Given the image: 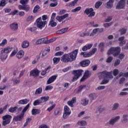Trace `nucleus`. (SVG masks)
I'll return each mask as SVG.
<instances>
[{"instance_id": "58", "label": "nucleus", "mask_w": 128, "mask_h": 128, "mask_svg": "<svg viewBox=\"0 0 128 128\" xmlns=\"http://www.w3.org/2000/svg\"><path fill=\"white\" fill-rule=\"evenodd\" d=\"M64 52H58L55 54L56 56H62Z\"/></svg>"}, {"instance_id": "22", "label": "nucleus", "mask_w": 128, "mask_h": 128, "mask_svg": "<svg viewBox=\"0 0 128 128\" xmlns=\"http://www.w3.org/2000/svg\"><path fill=\"white\" fill-rule=\"evenodd\" d=\"M118 42H120L119 46H122L126 44V40H124V36H121L118 39Z\"/></svg>"}, {"instance_id": "24", "label": "nucleus", "mask_w": 128, "mask_h": 128, "mask_svg": "<svg viewBox=\"0 0 128 128\" xmlns=\"http://www.w3.org/2000/svg\"><path fill=\"white\" fill-rule=\"evenodd\" d=\"M78 2V0H74L70 3L67 4L66 5V6H68V8H72V6H74Z\"/></svg>"}, {"instance_id": "15", "label": "nucleus", "mask_w": 128, "mask_h": 128, "mask_svg": "<svg viewBox=\"0 0 128 128\" xmlns=\"http://www.w3.org/2000/svg\"><path fill=\"white\" fill-rule=\"evenodd\" d=\"M56 78H58V75H54L50 77L47 80L46 84H52V82L56 80Z\"/></svg>"}, {"instance_id": "47", "label": "nucleus", "mask_w": 128, "mask_h": 128, "mask_svg": "<svg viewBox=\"0 0 128 128\" xmlns=\"http://www.w3.org/2000/svg\"><path fill=\"white\" fill-rule=\"evenodd\" d=\"M82 10V7L81 6H78L76 7V8L72 10H71L72 12H80Z\"/></svg>"}, {"instance_id": "55", "label": "nucleus", "mask_w": 128, "mask_h": 128, "mask_svg": "<svg viewBox=\"0 0 128 128\" xmlns=\"http://www.w3.org/2000/svg\"><path fill=\"white\" fill-rule=\"evenodd\" d=\"M84 88H86V86H79L78 89L77 91V94L80 92H82V90H84Z\"/></svg>"}, {"instance_id": "46", "label": "nucleus", "mask_w": 128, "mask_h": 128, "mask_svg": "<svg viewBox=\"0 0 128 128\" xmlns=\"http://www.w3.org/2000/svg\"><path fill=\"white\" fill-rule=\"evenodd\" d=\"M102 2L100 1H98V2H96V3L95 4L96 8H99L100 6H102Z\"/></svg>"}, {"instance_id": "63", "label": "nucleus", "mask_w": 128, "mask_h": 128, "mask_svg": "<svg viewBox=\"0 0 128 128\" xmlns=\"http://www.w3.org/2000/svg\"><path fill=\"white\" fill-rule=\"evenodd\" d=\"M6 4V0H2L0 2V6H4Z\"/></svg>"}, {"instance_id": "62", "label": "nucleus", "mask_w": 128, "mask_h": 128, "mask_svg": "<svg viewBox=\"0 0 128 128\" xmlns=\"http://www.w3.org/2000/svg\"><path fill=\"white\" fill-rule=\"evenodd\" d=\"M54 88V87L52 86H46L45 88V90H52Z\"/></svg>"}, {"instance_id": "25", "label": "nucleus", "mask_w": 128, "mask_h": 128, "mask_svg": "<svg viewBox=\"0 0 128 128\" xmlns=\"http://www.w3.org/2000/svg\"><path fill=\"white\" fill-rule=\"evenodd\" d=\"M12 50V48L8 46L2 50V52H5L8 54L10 53Z\"/></svg>"}, {"instance_id": "43", "label": "nucleus", "mask_w": 128, "mask_h": 128, "mask_svg": "<svg viewBox=\"0 0 128 128\" xmlns=\"http://www.w3.org/2000/svg\"><path fill=\"white\" fill-rule=\"evenodd\" d=\"M98 28L93 30L92 32L90 33V36H94V35L98 32Z\"/></svg>"}, {"instance_id": "28", "label": "nucleus", "mask_w": 128, "mask_h": 128, "mask_svg": "<svg viewBox=\"0 0 128 128\" xmlns=\"http://www.w3.org/2000/svg\"><path fill=\"white\" fill-rule=\"evenodd\" d=\"M56 24H57L56 22L54 21V20L50 19V21L48 24V26H51L52 28H54L56 26Z\"/></svg>"}, {"instance_id": "37", "label": "nucleus", "mask_w": 128, "mask_h": 128, "mask_svg": "<svg viewBox=\"0 0 128 128\" xmlns=\"http://www.w3.org/2000/svg\"><path fill=\"white\" fill-rule=\"evenodd\" d=\"M12 80L14 84H20V80L18 77L16 78H13Z\"/></svg>"}, {"instance_id": "31", "label": "nucleus", "mask_w": 128, "mask_h": 128, "mask_svg": "<svg viewBox=\"0 0 128 128\" xmlns=\"http://www.w3.org/2000/svg\"><path fill=\"white\" fill-rule=\"evenodd\" d=\"M22 48H26L28 46H30V42L28 40L24 41L22 43Z\"/></svg>"}, {"instance_id": "12", "label": "nucleus", "mask_w": 128, "mask_h": 128, "mask_svg": "<svg viewBox=\"0 0 128 128\" xmlns=\"http://www.w3.org/2000/svg\"><path fill=\"white\" fill-rule=\"evenodd\" d=\"M120 118V116H116L110 120L108 122L109 124H110L111 126H114L116 122Z\"/></svg>"}, {"instance_id": "32", "label": "nucleus", "mask_w": 128, "mask_h": 128, "mask_svg": "<svg viewBox=\"0 0 128 128\" xmlns=\"http://www.w3.org/2000/svg\"><path fill=\"white\" fill-rule=\"evenodd\" d=\"M90 102V100H88V99L85 98L84 99H82L81 100V104L82 106H88V102Z\"/></svg>"}, {"instance_id": "18", "label": "nucleus", "mask_w": 128, "mask_h": 128, "mask_svg": "<svg viewBox=\"0 0 128 128\" xmlns=\"http://www.w3.org/2000/svg\"><path fill=\"white\" fill-rule=\"evenodd\" d=\"M76 102V98L74 97L73 98H72L71 100L68 101L67 104L68 106H69L71 108H74V104Z\"/></svg>"}, {"instance_id": "48", "label": "nucleus", "mask_w": 128, "mask_h": 128, "mask_svg": "<svg viewBox=\"0 0 128 128\" xmlns=\"http://www.w3.org/2000/svg\"><path fill=\"white\" fill-rule=\"evenodd\" d=\"M48 38H41V40L42 42V44H48Z\"/></svg>"}, {"instance_id": "27", "label": "nucleus", "mask_w": 128, "mask_h": 128, "mask_svg": "<svg viewBox=\"0 0 128 128\" xmlns=\"http://www.w3.org/2000/svg\"><path fill=\"white\" fill-rule=\"evenodd\" d=\"M92 47V44H87L83 46L82 48V50H83V52H86V50H90Z\"/></svg>"}, {"instance_id": "2", "label": "nucleus", "mask_w": 128, "mask_h": 128, "mask_svg": "<svg viewBox=\"0 0 128 128\" xmlns=\"http://www.w3.org/2000/svg\"><path fill=\"white\" fill-rule=\"evenodd\" d=\"M98 78L100 80L104 78L100 84H106L110 82V79L108 78H114V76H112V71L108 72L105 70L100 72L98 74Z\"/></svg>"}, {"instance_id": "21", "label": "nucleus", "mask_w": 128, "mask_h": 128, "mask_svg": "<svg viewBox=\"0 0 128 128\" xmlns=\"http://www.w3.org/2000/svg\"><path fill=\"white\" fill-rule=\"evenodd\" d=\"M24 118V116L22 114H20L18 116H14L13 118L14 122H22Z\"/></svg>"}, {"instance_id": "20", "label": "nucleus", "mask_w": 128, "mask_h": 128, "mask_svg": "<svg viewBox=\"0 0 128 128\" xmlns=\"http://www.w3.org/2000/svg\"><path fill=\"white\" fill-rule=\"evenodd\" d=\"M90 64V60H84L80 62V65L81 66L84 68L86 66H88Z\"/></svg>"}, {"instance_id": "39", "label": "nucleus", "mask_w": 128, "mask_h": 128, "mask_svg": "<svg viewBox=\"0 0 128 128\" xmlns=\"http://www.w3.org/2000/svg\"><path fill=\"white\" fill-rule=\"evenodd\" d=\"M42 92V88L40 87L36 90L35 94H40Z\"/></svg>"}, {"instance_id": "42", "label": "nucleus", "mask_w": 128, "mask_h": 128, "mask_svg": "<svg viewBox=\"0 0 128 128\" xmlns=\"http://www.w3.org/2000/svg\"><path fill=\"white\" fill-rule=\"evenodd\" d=\"M89 98L90 100H96V98H97L96 94L94 93L91 94L89 95Z\"/></svg>"}, {"instance_id": "45", "label": "nucleus", "mask_w": 128, "mask_h": 128, "mask_svg": "<svg viewBox=\"0 0 128 128\" xmlns=\"http://www.w3.org/2000/svg\"><path fill=\"white\" fill-rule=\"evenodd\" d=\"M8 44V40L4 39L2 40V42L0 44V46H4Z\"/></svg>"}, {"instance_id": "44", "label": "nucleus", "mask_w": 128, "mask_h": 128, "mask_svg": "<svg viewBox=\"0 0 128 128\" xmlns=\"http://www.w3.org/2000/svg\"><path fill=\"white\" fill-rule=\"evenodd\" d=\"M118 106H120V104L118 103H114L113 104L112 110H116L118 108Z\"/></svg>"}, {"instance_id": "29", "label": "nucleus", "mask_w": 128, "mask_h": 128, "mask_svg": "<svg viewBox=\"0 0 128 128\" xmlns=\"http://www.w3.org/2000/svg\"><path fill=\"white\" fill-rule=\"evenodd\" d=\"M32 116L40 114V110L37 108H33L32 110Z\"/></svg>"}, {"instance_id": "30", "label": "nucleus", "mask_w": 128, "mask_h": 128, "mask_svg": "<svg viewBox=\"0 0 128 128\" xmlns=\"http://www.w3.org/2000/svg\"><path fill=\"white\" fill-rule=\"evenodd\" d=\"M68 30V28H66L61 29L57 31L56 34H64V32H66Z\"/></svg>"}, {"instance_id": "33", "label": "nucleus", "mask_w": 128, "mask_h": 128, "mask_svg": "<svg viewBox=\"0 0 128 128\" xmlns=\"http://www.w3.org/2000/svg\"><path fill=\"white\" fill-rule=\"evenodd\" d=\"M30 102V100H28V99H23L19 100L18 102V104H26L28 102Z\"/></svg>"}, {"instance_id": "9", "label": "nucleus", "mask_w": 128, "mask_h": 128, "mask_svg": "<svg viewBox=\"0 0 128 128\" xmlns=\"http://www.w3.org/2000/svg\"><path fill=\"white\" fill-rule=\"evenodd\" d=\"M126 0H120L116 6V10H122L126 6Z\"/></svg>"}, {"instance_id": "7", "label": "nucleus", "mask_w": 128, "mask_h": 128, "mask_svg": "<svg viewBox=\"0 0 128 128\" xmlns=\"http://www.w3.org/2000/svg\"><path fill=\"white\" fill-rule=\"evenodd\" d=\"M84 12L88 16V18H92V16H94L96 15V12H94V9L92 8H86Z\"/></svg>"}, {"instance_id": "17", "label": "nucleus", "mask_w": 128, "mask_h": 128, "mask_svg": "<svg viewBox=\"0 0 128 128\" xmlns=\"http://www.w3.org/2000/svg\"><path fill=\"white\" fill-rule=\"evenodd\" d=\"M40 74V71H38L37 69H34L30 71V76H32L34 78H36V76H38V74Z\"/></svg>"}, {"instance_id": "1", "label": "nucleus", "mask_w": 128, "mask_h": 128, "mask_svg": "<svg viewBox=\"0 0 128 128\" xmlns=\"http://www.w3.org/2000/svg\"><path fill=\"white\" fill-rule=\"evenodd\" d=\"M78 54V50L76 49L73 52L65 54L61 57V62L64 64H68V62H72L76 60V56Z\"/></svg>"}, {"instance_id": "19", "label": "nucleus", "mask_w": 128, "mask_h": 128, "mask_svg": "<svg viewBox=\"0 0 128 128\" xmlns=\"http://www.w3.org/2000/svg\"><path fill=\"white\" fill-rule=\"evenodd\" d=\"M26 22L28 24H32V22H34V16L32 15L28 16L26 19Z\"/></svg>"}, {"instance_id": "3", "label": "nucleus", "mask_w": 128, "mask_h": 128, "mask_svg": "<svg viewBox=\"0 0 128 128\" xmlns=\"http://www.w3.org/2000/svg\"><path fill=\"white\" fill-rule=\"evenodd\" d=\"M120 53V48L112 47L108 51V54H113L114 56H118Z\"/></svg>"}, {"instance_id": "16", "label": "nucleus", "mask_w": 128, "mask_h": 128, "mask_svg": "<svg viewBox=\"0 0 128 128\" xmlns=\"http://www.w3.org/2000/svg\"><path fill=\"white\" fill-rule=\"evenodd\" d=\"M8 55L4 52H2V50L0 51V58L2 62H4V60H6V58H8Z\"/></svg>"}, {"instance_id": "36", "label": "nucleus", "mask_w": 128, "mask_h": 128, "mask_svg": "<svg viewBox=\"0 0 128 128\" xmlns=\"http://www.w3.org/2000/svg\"><path fill=\"white\" fill-rule=\"evenodd\" d=\"M128 114L123 115L122 119V124H126V122H128Z\"/></svg>"}, {"instance_id": "8", "label": "nucleus", "mask_w": 128, "mask_h": 128, "mask_svg": "<svg viewBox=\"0 0 128 128\" xmlns=\"http://www.w3.org/2000/svg\"><path fill=\"white\" fill-rule=\"evenodd\" d=\"M72 114V111H70V109L67 106H64V112L63 114L64 118H66L68 117L69 116Z\"/></svg>"}, {"instance_id": "13", "label": "nucleus", "mask_w": 128, "mask_h": 128, "mask_svg": "<svg viewBox=\"0 0 128 128\" xmlns=\"http://www.w3.org/2000/svg\"><path fill=\"white\" fill-rule=\"evenodd\" d=\"M90 32H92V29L87 30L86 29V31L80 34V36L82 38H84V36H90Z\"/></svg>"}, {"instance_id": "40", "label": "nucleus", "mask_w": 128, "mask_h": 128, "mask_svg": "<svg viewBox=\"0 0 128 128\" xmlns=\"http://www.w3.org/2000/svg\"><path fill=\"white\" fill-rule=\"evenodd\" d=\"M120 76H125V78H128V72L122 73V72H120L119 74V76H118L116 78V79L118 80Z\"/></svg>"}, {"instance_id": "49", "label": "nucleus", "mask_w": 128, "mask_h": 128, "mask_svg": "<svg viewBox=\"0 0 128 128\" xmlns=\"http://www.w3.org/2000/svg\"><path fill=\"white\" fill-rule=\"evenodd\" d=\"M37 30V28L36 26H33V27H30L28 28V30H30L32 32H36V30Z\"/></svg>"}, {"instance_id": "34", "label": "nucleus", "mask_w": 128, "mask_h": 128, "mask_svg": "<svg viewBox=\"0 0 128 128\" xmlns=\"http://www.w3.org/2000/svg\"><path fill=\"white\" fill-rule=\"evenodd\" d=\"M80 55L83 56V58H90V56H92V55L90 53L87 52H82L80 53Z\"/></svg>"}, {"instance_id": "14", "label": "nucleus", "mask_w": 128, "mask_h": 128, "mask_svg": "<svg viewBox=\"0 0 128 128\" xmlns=\"http://www.w3.org/2000/svg\"><path fill=\"white\" fill-rule=\"evenodd\" d=\"M68 14H66L62 16H57L56 18V20H58L59 22H62L64 18H68Z\"/></svg>"}, {"instance_id": "51", "label": "nucleus", "mask_w": 128, "mask_h": 128, "mask_svg": "<svg viewBox=\"0 0 128 128\" xmlns=\"http://www.w3.org/2000/svg\"><path fill=\"white\" fill-rule=\"evenodd\" d=\"M99 48H100V52H104V42H100L99 44Z\"/></svg>"}, {"instance_id": "26", "label": "nucleus", "mask_w": 128, "mask_h": 128, "mask_svg": "<svg viewBox=\"0 0 128 128\" xmlns=\"http://www.w3.org/2000/svg\"><path fill=\"white\" fill-rule=\"evenodd\" d=\"M114 0H109L106 3L107 8H112L114 6Z\"/></svg>"}, {"instance_id": "54", "label": "nucleus", "mask_w": 128, "mask_h": 128, "mask_svg": "<svg viewBox=\"0 0 128 128\" xmlns=\"http://www.w3.org/2000/svg\"><path fill=\"white\" fill-rule=\"evenodd\" d=\"M28 0H20V4H22V6H26V4H28Z\"/></svg>"}, {"instance_id": "64", "label": "nucleus", "mask_w": 128, "mask_h": 128, "mask_svg": "<svg viewBox=\"0 0 128 128\" xmlns=\"http://www.w3.org/2000/svg\"><path fill=\"white\" fill-rule=\"evenodd\" d=\"M48 15H43L42 16V20L44 22H46V20H48Z\"/></svg>"}, {"instance_id": "4", "label": "nucleus", "mask_w": 128, "mask_h": 128, "mask_svg": "<svg viewBox=\"0 0 128 128\" xmlns=\"http://www.w3.org/2000/svg\"><path fill=\"white\" fill-rule=\"evenodd\" d=\"M36 24L40 30H42V28L46 26V24H48V21H42V17H40L36 20Z\"/></svg>"}, {"instance_id": "35", "label": "nucleus", "mask_w": 128, "mask_h": 128, "mask_svg": "<svg viewBox=\"0 0 128 128\" xmlns=\"http://www.w3.org/2000/svg\"><path fill=\"white\" fill-rule=\"evenodd\" d=\"M78 126H86V122L85 120H80L77 122Z\"/></svg>"}, {"instance_id": "52", "label": "nucleus", "mask_w": 128, "mask_h": 128, "mask_svg": "<svg viewBox=\"0 0 128 128\" xmlns=\"http://www.w3.org/2000/svg\"><path fill=\"white\" fill-rule=\"evenodd\" d=\"M40 10V6L36 5L33 10L34 14H36V12H38V10Z\"/></svg>"}, {"instance_id": "61", "label": "nucleus", "mask_w": 128, "mask_h": 128, "mask_svg": "<svg viewBox=\"0 0 128 128\" xmlns=\"http://www.w3.org/2000/svg\"><path fill=\"white\" fill-rule=\"evenodd\" d=\"M41 100H44V102H48V100L50 99V96H42L41 97Z\"/></svg>"}, {"instance_id": "59", "label": "nucleus", "mask_w": 128, "mask_h": 128, "mask_svg": "<svg viewBox=\"0 0 128 128\" xmlns=\"http://www.w3.org/2000/svg\"><path fill=\"white\" fill-rule=\"evenodd\" d=\"M112 24V22H110L108 23H104V28H109V26H110Z\"/></svg>"}, {"instance_id": "6", "label": "nucleus", "mask_w": 128, "mask_h": 128, "mask_svg": "<svg viewBox=\"0 0 128 128\" xmlns=\"http://www.w3.org/2000/svg\"><path fill=\"white\" fill-rule=\"evenodd\" d=\"M84 70H74L73 71V74H74V76L72 78V82H76L78 80V78L82 74V72Z\"/></svg>"}, {"instance_id": "5", "label": "nucleus", "mask_w": 128, "mask_h": 128, "mask_svg": "<svg viewBox=\"0 0 128 128\" xmlns=\"http://www.w3.org/2000/svg\"><path fill=\"white\" fill-rule=\"evenodd\" d=\"M12 116L10 115H5L4 116L2 117V126H6V124H8L10 122V120H12Z\"/></svg>"}, {"instance_id": "56", "label": "nucleus", "mask_w": 128, "mask_h": 128, "mask_svg": "<svg viewBox=\"0 0 128 128\" xmlns=\"http://www.w3.org/2000/svg\"><path fill=\"white\" fill-rule=\"evenodd\" d=\"M28 108H30V104H28L26 106L25 108L23 109L22 112L23 114H24V112H26L28 110Z\"/></svg>"}, {"instance_id": "11", "label": "nucleus", "mask_w": 128, "mask_h": 128, "mask_svg": "<svg viewBox=\"0 0 128 128\" xmlns=\"http://www.w3.org/2000/svg\"><path fill=\"white\" fill-rule=\"evenodd\" d=\"M90 76H92L90 72L88 70H86L84 74V76L80 79V82H84V80H86V78H88Z\"/></svg>"}, {"instance_id": "41", "label": "nucleus", "mask_w": 128, "mask_h": 128, "mask_svg": "<svg viewBox=\"0 0 128 128\" xmlns=\"http://www.w3.org/2000/svg\"><path fill=\"white\" fill-rule=\"evenodd\" d=\"M60 58H53L54 64H58L60 61Z\"/></svg>"}, {"instance_id": "23", "label": "nucleus", "mask_w": 128, "mask_h": 128, "mask_svg": "<svg viewBox=\"0 0 128 128\" xmlns=\"http://www.w3.org/2000/svg\"><path fill=\"white\" fill-rule=\"evenodd\" d=\"M24 56V52L22 50H20L16 54V57L18 60H20V58H22Z\"/></svg>"}, {"instance_id": "10", "label": "nucleus", "mask_w": 128, "mask_h": 128, "mask_svg": "<svg viewBox=\"0 0 128 128\" xmlns=\"http://www.w3.org/2000/svg\"><path fill=\"white\" fill-rule=\"evenodd\" d=\"M10 28L12 32H16L18 28V24L16 22H13L10 24Z\"/></svg>"}, {"instance_id": "50", "label": "nucleus", "mask_w": 128, "mask_h": 128, "mask_svg": "<svg viewBox=\"0 0 128 128\" xmlns=\"http://www.w3.org/2000/svg\"><path fill=\"white\" fill-rule=\"evenodd\" d=\"M16 106L15 107H11L8 109V112H12V114L16 112Z\"/></svg>"}, {"instance_id": "38", "label": "nucleus", "mask_w": 128, "mask_h": 128, "mask_svg": "<svg viewBox=\"0 0 128 128\" xmlns=\"http://www.w3.org/2000/svg\"><path fill=\"white\" fill-rule=\"evenodd\" d=\"M42 103V101L41 100H36L34 101L33 102V105L36 106H38V104H40Z\"/></svg>"}, {"instance_id": "53", "label": "nucleus", "mask_w": 128, "mask_h": 128, "mask_svg": "<svg viewBox=\"0 0 128 128\" xmlns=\"http://www.w3.org/2000/svg\"><path fill=\"white\" fill-rule=\"evenodd\" d=\"M119 32H120L121 36L122 34H126V28H122L121 30H119Z\"/></svg>"}, {"instance_id": "57", "label": "nucleus", "mask_w": 128, "mask_h": 128, "mask_svg": "<svg viewBox=\"0 0 128 128\" xmlns=\"http://www.w3.org/2000/svg\"><path fill=\"white\" fill-rule=\"evenodd\" d=\"M112 20V16H110L105 20L104 22H111Z\"/></svg>"}, {"instance_id": "60", "label": "nucleus", "mask_w": 128, "mask_h": 128, "mask_svg": "<svg viewBox=\"0 0 128 128\" xmlns=\"http://www.w3.org/2000/svg\"><path fill=\"white\" fill-rule=\"evenodd\" d=\"M54 108H56V104H54L52 106L48 108L47 110L49 112H52V110H54Z\"/></svg>"}]
</instances>
